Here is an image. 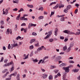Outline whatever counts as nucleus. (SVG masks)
<instances>
[{"label":"nucleus","instance_id":"nucleus-1","mask_svg":"<svg viewBox=\"0 0 80 80\" xmlns=\"http://www.w3.org/2000/svg\"><path fill=\"white\" fill-rule=\"evenodd\" d=\"M10 10V7H8L7 8V9H6L5 10V11H4L5 10V8H3V14L4 15L5 14H6L5 15H7L8 13V10Z\"/></svg>","mask_w":80,"mask_h":80},{"label":"nucleus","instance_id":"nucleus-2","mask_svg":"<svg viewBox=\"0 0 80 80\" xmlns=\"http://www.w3.org/2000/svg\"><path fill=\"white\" fill-rule=\"evenodd\" d=\"M28 14H24L22 17H21L20 18V20H28V18H25V17H27Z\"/></svg>","mask_w":80,"mask_h":80},{"label":"nucleus","instance_id":"nucleus-3","mask_svg":"<svg viewBox=\"0 0 80 80\" xmlns=\"http://www.w3.org/2000/svg\"><path fill=\"white\" fill-rule=\"evenodd\" d=\"M14 42L13 44H11V48H13V47H18V44L15 41H13Z\"/></svg>","mask_w":80,"mask_h":80},{"label":"nucleus","instance_id":"nucleus-4","mask_svg":"<svg viewBox=\"0 0 80 80\" xmlns=\"http://www.w3.org/2000/svg\"><path fill=\"white\" fill-rule=\"evenodd\" d=\"M62 69L63 70H64L65 72H67V73L69 72V71H70V69H69V67H64L63 68H62Z\"/></svg>","mask_w":80,"mask_h":80},{"label":"nucleus","instance_id":"nucleus-5","mask_svg":"<svg viewBox=\"0 0 80 80\" xmlns=\"http://www.w3.org/2000/svg\"><path fill=\"white\" fill-rule=\"evenodd\" d=\"M6 33L7 35H8L10 33L11 35H12V31L11 29H10H10L8 28L7 29V32Z\"/></svg>","mask_w":80,"mask_h":80},{"label":"nucleus","instance_id":"nucleus-6","mask_svg":"<svg viewBox=\"0 0 80 80\" xmlns=\"http://www.w3.org/2000/svg\"><path fill=\"white\" fill-rule=\"evenodd\" d=\"M12 64H13V62H11L9 63H8V64H5L3 66V67H8V66H9L10 65H12Z\"/></svg>","mask_w":80,"mask_h":80},{"label":"nucleus","instance_id":"nucleus-7","mask_svg":"<svg viewBox=\"0 0 80 80\" xmlns=\"http://www.w3.org/2000/svg\"><path fill=\"white\" fill-rule=\"evenodd\" d=\"M32 26L35 27V26H37V25H36V24H33V23H30L28 26V28H29V29H30V27H32Z\"/></svg>","mask_w":80,"mask_h":80},{"label":"nucleus","instance_id":"nucleus-8","mask_svg":"<svg viewBox=\"0 0 80 80\" xmlns=\"http://www.w3.org/2000/svg\"><path fill=\"white\" fill-rule=\"evenodd\" d=\"M48 58V56H46L45 57L42 59V63H45V62H47L46 61H45V60L47 59V58Z\"/></svg>","mask_w":80,"mask_h":80},{"label":"nucleus","instance_id":"nucleus-9","mask_svg":"<svg viewBox=\"0 0 80 80\" xmlns=\"http://www.w3.org/2000/svg\"><path fill=\"white\" fill-rule=\"evenodd\" d=\"M17 74V72H15L14 73H13L10 75L9 77L12 78V76H13L14 77H16V75Z\"/></svg>","mask_w":80,"mask_h":80},{"label":"nucleus","instance_id":"nucleus-10","mask_svg":"<svg viewBox=\"0 0 80 80\" xmlns=\"http://www.w3.org/2000/svg\"><path fill=\"white\" fill-rule=\"evenodd\" d=\"M66 76H67V73H65L63 76V80H68L67 79H66Z\"/></svg>","mask_w":80,"mask_h":80},{"label":"nucleus","instance_id":"nucleus-11","mask_svg":"<svg viewBox=\"0 0 80 80\" xmlns=\"http://www.w3.org/2000/svg\"><path fill=\"white\" fill-rule=\"evenodd\" d=\"M61 59H62V57L61 56H58L55 59V60L57 61L60 60Z\"/></svg>","mask_w":80,"mask_h":80},{"label":"nucleus","instance_id":"nucleus-12","mask_svg":"<svg viewBox=\"0 0 80 80\" xmlns=\"http://www.w3.org/2000/svg\"><path fill=\"white\" fill-rule=\"evenodd\" d=\"M41 76L43 78V79L45 78H47V75L46 74H42Z\"/></svg>","mask_w":80,"mask_h":80},{"label":"nucleus","instance_id":"nucleus-13","mask_svg":"<svg viewBox=\"0 0 80 80\" xmlns=\"http://www.w3.org/2000/svg\"><path fill=\"white\" fill-rule=\"evenodd\" d=\"M62 7H64V5L62 4V2H60V4H59V8H61Z\"/></svg>","mask_w":80,"mask_h":80},{"label":"nucleus","instance_id":"nucleus-14","mask_svg":"<svg viewBox=\"0 0 80 80\" xmlns=\"http://www.w3.org/2000/svg\"><path fill=\"white\" fill-rule=\"evenodd\" d=\"M27 28H26L25 29L24 28H22L21 29V31L22 32V31H23L24 33H26L27 32Z\"/></svg>","mask_w":80,"mask_h":80},{"label":"nucleus","instance_id":"nucleus-15","mask_svg":"<svg viewBox=\"0 0 80 80\" xmlns=\"http://www.w3.org/2000/svg\"><path fill=\"white\" fill-rule=\"evenodd\" d=\"M78 31L79 32H77L75 34L76 35H79L80 34V30L79 29H77Z\"/></svg>","mask_w":80,"mask_h":80},{"label":"nucleus","instance_id":"nucleus-16","mask_svg":"<svg viewBox=\"0 0 80 80\" xmlns=\"http://www.w3.org/2000/svg\"><path fill=\"white\" fill-rule=\"evenodd\" d=\"M58 29L57 28H56L55 31V34L54 35H55L56 36H57V32H58Z\"/></svg>","mask_w":80,"mask_h":80},{"label":"nucleus","instance_id":"nucleus-17","mask_svg":"<svg viewBox=\"0 0 80 80\" xmlns=\"http://www.w3.org/2000/svg\"><path fill=\"white\" fill-rule=\"evenodd\" d=\"M52 31H49L48 32V35L49 37H50V36L52 34Z\"/></svg>","mask_w":80,"mask_h":80},{"label":"nucleus","instance_id":"nucleus-18","mask_svg":"<svg viewBox=\"0 0 80 80\" xmlns=\"http://www.w3.org/2000/svg\"><path fill=\"white\" fill-rule=\"evenodd\" d=\"M73 45H74V43H73V42H71L70 43V45H69V47H71V48H72Z\"/></svg>","mask_w":80,"mask_h":80},{"label":"nucleus","instance_id":"nucleus-19","mask_svg":"<svg viewBox=\"0 0 80 80\" xmlns=\"http://www.w3.org/2000/svg\"><path fill=\"white\" fill-rule=\"evenodd\" d=\"M20 14H19L17 17L16 18V20H20Z\"/></svg>","mask_w":80,"mask_h":80},{"label":"nucleus","instance_id":"nucleus-20","mask_svg":"<svg viewBox=\"0 0 80 80\" xmlns=\"http://www.w3.org/2000/svg\"><path fill=\"white\" fill-rule=\"evenodd\" d=\"M67 8L68 10H70L72 8V6L71 5H68L67 6Z\"/></svg>","mask_w":80,"mask_h":80},{"label":"nucleus","instance_id":"nucleus-21","mask_svg":"<svg viewBox=\"0 0 80 80\" xmlns=\"http://www.w3.org/2000/svg\"><path fill=\"white\" fill-rule=\"evenodd\" d=\"M58 6H59V4H57L56 6H55V7L53 8V9H57V8H58Z\"/></svg>","mask_w":80,"mask_h":80},{"label":"nucleus","instance_id":"nucleus-22","mask_svg":"<svg viewBox=\"0 0 80 80\" xmlns=\"http://www.w3.org/2000/svg\"><path fill=\"white\" fill-rule=\"evenodd\" d=\"M66 65H67V64L65 63H62L60 65V66L61 67H62L63 66H66Z\"/></svg>","mask_w":80,"mask_h":80},{"label":"nucleus","instance_id":"nucleus-23","mask_svg":"<svg viewBox=\"0 0 80 80\" xmlns=\"http://www.w3.org/2000/svg\"><path fill=\"white\" fill-rule=\"evenodd\" d=\"M27 6L29 8H33V6L32 5L28 4Z\"/></svg>","mask_w":80,"mask_h":80},{"label":"nucleus","instance_id":"nucleus-24","mask_svg":"<svg viewBox=\"0 0 80 80\" xmlns=\"http://www.w3.org/2000/svg\"><path fill=\"white\" fill-rule=\"evenodd\" d=\"M60 20L61 22H64L65 21V18L63 17H62L60 19Z\"/></svg>","mask_w":80,"mask_h":80},{"label":"nucleus","instance_id":"nucleus-25","mask_svg":"<svg viewBox=\"0 0 80 80\" xmlns=\"http://www.w3.org/2000/svg\"><path fill=\"white\" fill-rule=\"evenodd\" d=\"M64 33H70V31L68 30H65L63 31Z\"/></svg>","mask_w":80,"mask_h":80},{"label":"nucleus","instance_id":"nucleus-26","mask_svg":"<svg viewBox=\"0 0 80 80\" xmlns=\"http://www.w3.org/2000/svg\"><path fill=\"white\" fill-rule=\"evenodd\" d=\"M18 0H13L12 2H13V3H18Z\"/></svg>","mask_w":80,"mask_h":80},{"label":"nucleus","instance_id":"nucleus-27","mask_svg":"<svg viewBox=\"0 0 80 80\" xmlns=\"http://www.w3.org/2000/svg\"><path fill=\"white\" fill-rule=\"evenodd\" d=\"M41 50H42V47L38 48L37 50L38 52H40Z\"/></svg>","mask_w":80,"mask_h":80},{"label":"nucleus","instance_id":"nucleus-28","mask_svg":"<svg viewBox=\"0 0 80 80\" xmlns=\"http://www.w3.org/2000/svg\"><path fill=\"white\" fill-rule=\"evenodd\" d=\"M35 41V39H32L30 41V43H33V42H34Z\"/></svg>","mask_w":80,"mask_h":80},{"label":"nucleus","instance_id":"nucleus-29","mask_svg":"<svg viewBox=\"0 0 80 80\" xmlns=\"http://www.w3.org/2000/svg\"><path fill=\"white\" fill-rule=\"evenodd\" d=\"M71 48H71L70 47H69L68 49L67 50V52L68 53V52H69L70 51V50H71Z\"/></svg>","mask_w":80,"mask_h":80},{"label":"nucleus","instance_id":"nucleus-30","mask_svg":"<svg viewBox=\"0 0 80 80\" xmlns=\"http://www.w3.org/2000/svg\"><path fill=\"white\" fill-rule=\"evenodd\" d=\"M68 11V10L66 8L64 10L63 12H64V13H67Z\"/></svg>","mask_w":80,"mask_h":80},{"label":"nucleus","instance_id":"nucleus-31","mask_svg":"<svg viewBox=\"0 0 80 80\" xmlns=\"http://www.w3.org/2000/svg\"><path fill=\"white\" fill-rule=\"evenodd\" d=\"M67 49V46H65L63 48V51H65V50Z\"/></svg>","mask_w":80,"mask_h":80},{"label":"nucleus","instance_id":"nucleus-32","mask_svg":"<svg viewBox=\"0 0 80 80\" xmlns=\"http://www.w3.org/2000/svg\"><path fill=\"white\" fill-rule=\"evenodd\" d=\"M53 39L52 38H50L49 39V42H53Z\"/></svg>","mask_w":80,"mask_h":80},{"label":"nucleus","instance_id":"nucleus-33","mask_svg":"<svg viewBox=\"0 0 80 80\" xmlns=\"http://www.w3.org/2000/svg\"><path fill=\"white\" fill-rule=\"evenodd\" d=\"M33 48L34 47L33 45H31L29 47V49L30 50H32V49H33Z\"/></svg>","mask_w":80,"mask_h":80},{"label":"nucleus","instance_id":"nucleus-34","mask_svg":"<svg viewBox=\"0 0 80 80\" xmlns=\"http://www.w3.org/2000/svg\"><path fill=\"white\" fill-rule=\"evenodd\" d=\"M8 73H9V72H7L6 74L3 76V78H5V77L7 75V74H8Z\"/></svg>","mask_w":80,"mask_h":80},{"label":"nucleus","instance_id":"nucleus-35","mask_svg":"<svg viewBox=\"0 0 80 80\" xmlns=\"http://www.w3.org/2000/svg\"><path fill=\"white\" fill-rule=\"evenodd\" d=\"M24 11V10L22 8H21L20 9V10H19L18 11V12H23Z\"/></svg>","mask_w":80,"mask_h":80},{"label":"nucleus","instance_id":"nucleus-36","mask_svg":"<svg viewBox=\"0 0 80 80\" xmlns=\"http://www.w3.org/2000/svg\"><path fill=\"white\" fill-rule=\"evenodd\" d=\"M43 16H40L38 18V19L39 20L43 19Z\"/></svg>","mask_w":80,"mask_h":80},{"label":"nucleus","instance_id":"nucleus-37","mask_svg":"<svg viewBox=\"0 0 80 80\" xmlns=\"http://www.w3.org/2000/svg\"><path fill=\"white\" fill-rule=\"evenodd\" d=\"M8 71V69H6L2 71V73H5V72H7Z\"/></svg>","mask_w":80,"mask_h":80},{"label":"nucleus","instance_id":"nucleus-38","mask_svg":"<svg viewBox=\"0 0 80 80\" xmlns=\"http://www.w3.org/2000/svg\"><path fill=\"white\" fill-rule=\"evenodd\" d=\"M0 23L1 25H3L5 23L3 20H2L1 21Z\"/></svg>","mask_w":80,"mask_h":80},{"label":"nucleus","instance_id":"nucleus-39","mask_svg":"<svg viewBox=\"0 0 80 80\" xmlns=\"http://www.w3.org/2000/svg\"><path fill=\"white\" fill-rule=\"evenodd\" d=\"M21 38H21V37H20V36H19L16 38V40H18V39H21Z\"/></svg>","mask_w":80,"mask_h":80},{"label":"nucleus","instance_id":"nucleus-40","mask_svg":"<svg viewBox=\"0 0 80 80\" xmlns=\"http://www.w3.org/2000/svg\"><path fill=\"white\" fill-rule=\"evenodd\" d=\"M64 16H65V15H62L60 16L58 15H57V17H58V18H60V17H64Z\"/></svg>","mask_w":80,"mask_h":80},{"label":"nucleus","instance_id":"nucleus-41","mask_svg":"<svg viewBox=\"0 0 80 80\" xmlns=\"http://www.w3.org/2000/svg\"><path fill=\"white\" fill-rule=\"evenodd\" d=\"M79 70V69H74V70H73V72H78Z\"/></svg>","mask_w":80,"mask_h":80},{"label":"nucleus","instance_id":"nucleus-42","mask_svg":"<svg viewBox=\"0 0 80 80\" xmlns=\"http://www.w3.org/2000/svg\"><path fill=\"white\" fill-rule=\"evenodd\" d=\"M49 80H52V79H53V77L51 75H50L49 77Z\"/></svg>","mask_w":80,"mask_h":80},{"label":"nucleus","instance_id":"nucleus-43","mask_svg":"<svg viewBox=\"0 0 80 80\" xmlns=\"http://www.w3.org/2000/svg\"><path fill=\"white\" fill-rule=\"evenodd\" d=\"M56 57V55H54L52 58H51L52 60H53V59H55V58Z\"/></svg>","mask_w":80,"mask_h":80},{"label":"nucleus","instance_id":"nucleus-44","mask_svg":"<svg viewBox=\"0 0 80 80\" xmlns=\"http://www.w3.org/2000/svg\"><path fill=\"white\" fill-rule=\"evenodd\" d=\"M12 65V67L11 69V71L12 72V71H13V70H14V67H13V63Z\"/></svg>","mask_w":80,"mask_h":80},{"label":"nucleus","instance_id":"nucleus-45","mask_svg":"<svg viewBox=\"0 0 80 80\" xmlns=\"http://www.w3.org/2000/svg\"><path fill=\"white\" fill-rule=\"evenodd\" d=\"M33 55V52L32 51L30 55V57H32Z\"/></svg>","mask_w":80,"mask_h":80},{"label":"nucleus","instance_id":"nucleus-46","mask_svg":"<svg viewBox=\"0 0 80 80\" xmlns=\"http://www.w3.org/2000/svg\"><path fill=\"white\" fill-rule=\"evenodd\" d=\"M28 55H29V54H28L27 55V56H26L25 57V58H23V60H25V59H27V58H28Z\"/></svg>","mask_w":80,"mask_h":80},{"label":"nucleus","instance_id":"nucleus-47","mask_svg":"<svg viewBox=\"0 0 80 80\" xmlns=\"http://www.w3.org/2000/svg\"><path fill=\"white\" fill-rule=\"evenodd\" d=\"M12 10L13 11V12H16V11H17V10H18V8H15L14 9H12Z\"/></svg>","mask_w":80,"mask_h":80},{"label":"nucleus","instance_id":"nucleus-48","mask_svg":"<svg viewBox=\"0 0 80 80\" xmlns=\"http://www.w3.org/2000/svg\"><path fill=\"white\" fill-rule=\"evenodd\" d=\"M17 78V79H20V74H18Z\"/></svg>","mask_w":80,"mask_h":80},{"label":"nucleus","instance_id":"nucleus-49","mask_svg":"<svg viewBox=\"0 0 80 80\" xmlns=\"http://www.w3.org/2000/svg\"><path fill=\"white\" fill-rule=\"evenodd\" d=\"M35 47H39V44L38 43H37V44H35L34 45Z\"/></svg>","mask_w":80,"mask_h":80},{"label":"nucleus","instance_id":"nucleus-50","mask_svg":"<svg viewBox=\"0 0 80 80\" xmlns=\"http://www.w3.org/2000/svg\"><path fill=\"white\" fill-rule=\"evenodd\" d=\"M55 68H56V66H51V69H53Z\"/></svg>","mask_w":80,"mask_h":80},{"label":"nucleus","instance_id":"nucleus-51","mask_svg":"<svg viewBox=\"0 0 80 80\" xmlns=\"http://www.w3.org/2000/svg\"><path fill=\"white\" fill-rule=\"evenodd\" d=\"M78 12V9H76L74 11V13L75 14H77V13Z\"/></svg>","mask_w":80,"mask_h":80},{"label":"nucleus","instance_id":"nucleus-52","mask_svg":"<svg viewBox=\"0 0 80 80\" xmlns=\"http://www.w3.org/2000/svg\"><path fill=\"white\" fill-rule=\"evenodd\" d=\"M41 69L42 72H45V70L42 67L41 68Z\"/></svg>","mask_w":80,"mask_h":80},{"label":"nucleus","instance_id":"nucleus-53","mask_svg":"<svg viewBox=\"0 0 80 80\" xmlns=\"http://www.w3.org/2000/svg\"><path fill=\"white\" fill-rule=\"evenodd\" d=\"M54 72H55V73H57L58 72V70H55L54 71Z\"/></svg>","mask_w":80,"mask_h":80},{"label":"nucleus","instance_id":"nucleus-54","mask_svg":"<svg viewBox=\"0 0 80 80\" xmlns=\"http://www.w3.org/2000/svg\"><path fill=\"white\" fill-rule=\"evenodd\" d=\"M50 36H48V35H47V36L44 38L45 40H46L47 38H48Z\"/></svg>","mask_w":80,"mask_h":80},{"label":"nucleus","instance_id":"nucleus-55","mask_svg":"<svg viewBox=\"0 0 80 80\" xmlns=\"http://www.w3.org/2000/svg\"><path fill=\"white\" fill-rule=\"evenodd\" d=\"M39 10H41V11H43V8L41 7L39 8Z\"/></svg>","mask_w":80,"mask_h":80},{"label":"nucleus","instance_id":"nucleus-56","mask_svg":"<svg viewBox=\"0 0 80 80\" xmlns=\"http://www.w3.org/2000/svg\"><path fill=\"white\" fill-rule=\"evenodd\" d=\"M69 33H70V34H71L72 35H75L76 33H75L73 32H70L69 31Z\"/></svg>","mask_w":80,"mask_h":80},{"label":"nucleus","instance_id":"nucleus-57","mask_svg":"<svg viewBox=\"0 0 80 80\" xmlns=\"http://www.w3.org/2000/svg\"><path fill=\"white\" fill-rule=\"evenodd\" d=\"M32 35H34V36H36L37 35V33H35V32H33L32 33Z\"/></svg>","mask_w":80,"mask_h":80},{"label":"nucleus","instance_id":"nucleus-58","mask_svg":"<svg viewBox=\"0 0 80 80\" xmlns=\"http://www.w3.org/2000/svg\"><path fill=\"white\" fill-rule=\"evenodd\" d=\"M41 48H42V50H43H43H46V48L43 46H41Z\"/></svg>","mask_w":80,"mask_h":80},{"label":"nucleus","instance_id":"nucleus-59","mask_svg":"<svg viewBox=\"0 0 80 80\" xmlns=\"http://www.w3.org/2000/svg\"><path fill=\"white\" fill-rule=\"evenodd\" d=\"M69 63H74V62L73 61H69Z\"/></svg>","mask_w":80,"mask_h":80},{"label":"nucleus","instance_id":"nucleus-60","mask_svg":"<svg viewBox=\"0 0 80 80\" xmlns=\"http://www.w3.org/2000/svg\"><path fill=\"white\" fill-rule=\"evenodd\" d=\"M33 62H38V60L37 59L33 60Z\"/></svg>","mask_w":80,"mask_h":80},{"label":"nucleus","instance_id":"nucleus-61","mask_svg":"<svg viewBox=\"0 0 80 80\" xmlns=\"http://www.w3.org/2000/svg\"><path fill=\"white\" fill-rule=\"evenodd\" d=\"M21 26H26V24L25 23H22L21 24Z\"/></svg>","mask_w":80,"mask_h":80},{"label":"nucleus","instance_id":"nucleus-62","mask_svg":"<svg viewBox=\"0 0 80 80\" xmlns=\"http://www.w3.org/2000/svg\"><path fill=\"white\" fill-rule=\"evenodd\" d=\"M3 61V57H2L1 58V60L0 61V62H2Z\"/></svg>","mask_w":80,"mask_h":80},{"label":"nucleus","instance_id":"nucleus-63","mask_svg":"<svg viewBox=\"0 0 80 80\" xmlns=\"http://www.w3.org/2000/svg\"><path fill=\"white\" fill-rule=\"evenodd\" d=\"M15 29H14V30H17V28H17V24H16V25H15Z\"/></svg>","mask_w":80,"mask_h":80},{"label":"nucleus","instance_id":"nucleus-64","mask_svg":"<svg viewBox=\"0 0 80 80\" xmlns=\"http://www.w3.org/2000/svg\"><path fill=\"white\" fill-rule=\"evenodd\" d=\"M60 39H61V40H63V39H64V37L63 36H61L60 37Z\"/></svg>","mask_w":80,"mask_h":80}]
</instances>
